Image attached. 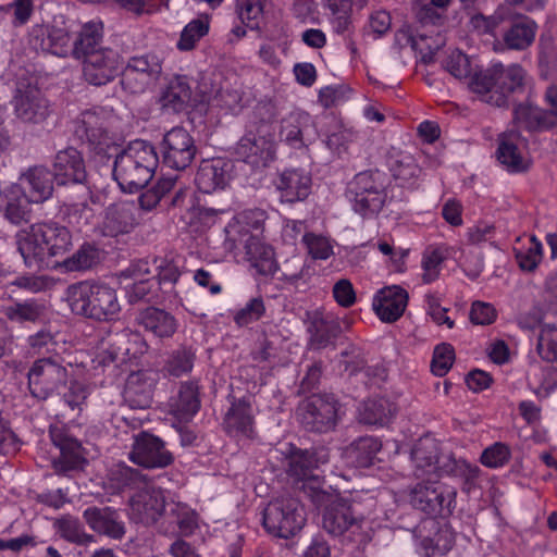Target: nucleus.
I'll return each instance as SVG.
<instances>
[{
	"mask_svg": "<svg viewBox=\"0 0 557 557\" xmlns=\"http://www.w3.org/2000/svg\"><path fill=\"white\" fill-rule=\"evenodd\" d=\"M413 475L420 479L409 493L410 505L428 515L441 513L444 509L450 510L456 493H445L437 479L442 474L463 476L466 483L473 482L480 469L463 459H456L450 453H440L435 440L421 438L411 451Z\"/></svg>",
	"mask_w": 557,
	"mask_h": 557,
	"instance_id": "nucleus-1",
	"label": "nucleus"
},
{
	"mask_svg": "<svg viewBox=\"0 0 557 557\" xmlns=\"http://www.w3.org/2000/svg\"><path fill=\"white\" fill-rule=\"evenodd\" d=\"M17 250L29 269H57L72 247L70 231L58 223H37L16 235Z\"/></svg>",
	"mask_w": 557,
	"mask_h": 557,
	"instance_id": "nucleus-2",
	"label": "nucleus"
},
{
	"mask_svg": "<svg viewBox=\"0 0 557 557\" xmlns=\"http://www.w3.org/2000/svg\"><path fill=\"white\" fill-rule=\"evenodd\" d=\"M309 491L312 502L324 507L322 527L330 535L357 546L370 542L371 529L366 519L355 511L349 499L333 496L321 487H309Z\"/></svg>",
	"mask_w": 557,
	"mask_h": 557,
	"instance_id": "nucleus-3",
	"label": "nucleus"
},
{
	"mask_svg": "<svg viewBox=\"0 0 557 557\" xmlns=\"http://www.w3.org/2000/svg\"><path fill=\"white\" fill-rule=\"evenodd\" d=\"M530 83L531 77L521 65L495 63L474 72L468 85L481 101L502 108L508 106L511 96L523 94Z\"/></svg>",
	"mask_w": 557,
	"mask_h": 557,
	"instance_id": "nucleus-4",
	"label": "nucleus"
},
{
	"mask_svg": "<svg viewBox=\"0 0 557 557\" xmlns=\"http://www.w3.org/2000/svg\"><path fill=\"white\" fill-rule=\"evenodd\" d=\"M64 299L74 314L99 322L113 321L121 311L116 290L106 283L87 280L70 284Z\"/></svg>",
	"mask_w": 557,
	"mask_h": 557,
	"instance_id": "nucleus-5",
	"label": "nucleus"
},
{
	"mask_svg": "<svg viewBox=\"0 0 557 557\" xmlns=\"http://www.w3.org/2000/svg\"><path fill=\"white\" fill-rule=\"evenodd\" d=\"M113 177L122 190L136 193L154 175L159 163L154 147L145 140H134L126 148L113 152Z\"/></svg>",
	"mask_w": 557,
	"mask_h": 557,
	"instance_id": "nucleus-6",
	"label": "nucleus"
},
{
	"mask_svg": "<svg viewBox=\"0 0 557 557\" xmlns=\"http://www.w3.org/2000/svg\"><path fill=\"white\" fill-rule=\"evenodd\" d=\"M109 117L103 108H95L82 112L73 121L75 138L101 160L111 158L119 150L109 132Z\"/></svg>",
	"mask_w": 557,
	"mask_h": 557,
	"instance_id": "nucleus-7",
	"label": "nucleus"
},
{
	"mask_svg": "<svg viewBox=\"0 0 557 557\" xmlns=\"http://www.w3.org/2000/svg\"><path fill=\"white\" fill-rule=\"evenodd\" d=\"M349 194L357 213L362 216L377 214L387 198L385 174L377 170L358 173L349 185Z\"/></svg>",
	"mask_w": 557,
	"mask_h": 557,
	"instance_id": "nucleus-8",
	"label": "nucleus"
},
{
	"mask_svg": "<svg viewBox=\"0 0 557 557\" xmlns=\"http://www.w3.org/2000/svg\"><path fill=\"white\" fill-rule=\"evenodd\" d=\"M305 510L293 497L271 500L263 510L262 524L265 531L276 537L289 539L305 524Z\"/></svg>",
	"mask_w": 557,
	"mask_h": 557,
	"instance_id": "nucleus-9",
	"label": "nucleus"
},
{
	"mask_svg": "<svg viewBox=\"0 0 557 557\" xmlns=\"http://www.w3.org/2000/svg\"><path fill=\"white\" fill-rule=\"evenodd\" d=\"M11 106L15 117L24 124H42L52 113L51 104L30 79L17 81Z\"/></svg>",
	"mask_w": 557,
	"mask_h": 557,
	"instance_id": "nucleus-10",
	"label": "nucleus"
},
{
	"mask_svg": "<svg viewBox=\"0 0 557 557\" xmlns=\"http://www.w3.org/2000/svg\"><path fill=\"white\" fill-rule=\"evenodd\" d=\"M69 379V371L57 358L44 357L33 362L27 373L29 393L39 400H46Z\"/></svg>",
	"mask_w": 557,
	"mask_h": 557,
	"instance_id": "nucleus-11",
	"label": "nucleus"
},
{
	"mask_svg": "<svg viewBox=\"0 0 557 557\" xmlns=\"http://www.w3.org/2000/svg\"><path fill=\"white\" fill-rule=\"evenodd\" d=\"M163 60L154 52L134 55L122 71L121 84L131 94H141L154 85L162 74Z\"/></svg>",
	"mask_w": 557,
	"mask_h": 557,
	"instance_id": "nucleus-12",
	"label": "nucleus"
},
{
	"mask_svg": "<svg viewBox=\"0 0 557 557\" xmlns=\"http://www.w3.org/2000/svg\"><path fill=\"white\" fill-rule=\"evenodd\" d=\"M297 414L305 430L325 433L336 424L337 401L330 395H313L301 401Z\"/></svg>",
	"mask_w": 557,
	"mask_h": 557,
	"instance_id": "nucleus-13",
	"label": "nucleus"
},
{
	"mask_svg": "<svg viewBox=\"0 0 557 557\" xmlns=\"http://www.w3.org/2000/svg\"><path fill=\"white\" fill-rule=\"evenodd\" d=\"M133 438L129 459L134 463L146 469H162L173 463L174 456L160 437L148 432H139Z\"/></svg>",
	"mask_w": 557,
	"mask_h": 557,
	"instance_id": "nucleus-14",
	"label": "nucleus"
},
{
	"mask_svg": "<svg viewBox=\"0 0 557 557\" xmlns=\"http://www.w3.org/2000/svg\"><path fill=\"white\" fill-rule=\"evenodd\" d=\"M163 163L173 170L188 168L197 153L194 138L183 127H173L163 136L160 145Z\"/></svg>",
	"mask_w": 557,
	"mask_h": 557,
	"instance_id": "nucleus-15",
	"label": "nucleus"
},
{
	"mask_svg": "<svg viewBox=\"0 0 557 557\" xmlns=\"http://www.w3.org/2000/svg\"><path fill=\"white\" fill-rule=\"evenodd\" d=\"M122 57L119 51L106 47L89 53L83 61V75L87 83L103 86L112 82L121 72Z\"/></svg>",
	"mask_w": 557,
	"mask_h": 557,
	"instance_id": "nucleus-16",
	"label": "nucleus"
},
{
	"mask_svg": "<svg viewBox=\"0 0 557 557\" xmlns=\"http://www.w3.org/2000/svg\"><path fill=\"white\" fill-rule=\"evenodd\" d=\"M350 327L348 318L314 311L308 321L309 346L314 350L324 349Z\"/></svg>",
	"mask_w": 557,
	"mask_h": 557,
	"instance_id": "nucleus-17",
	"label": "nucleus"
},
{
	"mask_svg": "<svg viewBox=\"0 0 557 557\" xmlns=\"http://www.w3.org/2000/svg\"><path fill=\"white\" fill-rule=\"evenodd\" d=\"M49 434L53 445L60 449V456L53 460L55 472L65 474L82 468L85 459L81 443L71 436L63 426H51Z\"/></svg>",
	"mask_w": 557,
	"mask_h": 557,
	"instance_id": "nucleus-18",
	"label": "nucleus"
},
{
	"mask_svg": "<svg viewBox=\"0 0 557 557\" xmlns=\"http://www.w3.org/2000/svg\"><path fill=\"white\" fill-rule=\"evenodd\" d=\"M235 153L253 168H264L275 157V145L265 135L248 132L237 143Z\"/></svg>",
	"mask_w": 557,
	"mask_h": 557,
	"instance_id": "nucleus-19",
	"label": "nucleus"
},
{
	"mask_svg": "<svg viewBox=\"0 0 557 557\" xmlns=\"http://www.w3.org/2000/svg\"><path fill=\"white\" fill-rule=\"evenodd\" d=\"M274 186L282 202L304 201L311 193L312 177L304 169H286L277 174Z\"/></svg>",
	"mask_w": 557,
	"mask_h": 557,
	"instance_id": "nucleus-20",
	"label": "nucleus"
},
{
	"mask_svg": "<svg viewBox=\"0 0 557 557\" xmlns=\"http://www.w3.org/2000/svg\"><path fill=\"white\" fill-rule=\"evenodd\" d=\"M165 496L160 488L145 487L131 498L132 518L152 525L165 512Z\"/></svg>",
	"mask_w": 557,
	"mask_h": 557,
	"instance_id": "nucleus-21",
	"label": "nucleus"
},
{
	"mask_svg": "<svg viewBox=\"0 0 557 557\" xmlns=\"http://www.w3.org/2000/svg\"><path fill=\"white\" fill-rule=\"evenodd\" d=\"M158 377V373L150 370H141L128 375L123 397L129 408L147 409L151 406Z\"/></svg>",
	"mask_w": 557,
	"mask_h": 557,
	"instance_id": "nucleus-22",
	"label": "nucleus"
},
{
	"mask_svg": "<svg viewBox=\"0 0 557 557\" xmlns=\"http://www.w3.org/2000/svg\"><path fill=\"white\" fill-rule=\"evenodd\" d=\"M136 207L133 202L122 201L113 203L106 209L102 222L99 224L101 235L117 237L129 234L138 224Z\"/></svg>",
	"mask_w": 557,
	"mask_h": 557,
	"instance_id": "nucleus-23",
	"label": "nucleus"
},
{
	"mask_svg": "<svg viewBox=\"0 0 557 557\" xmlns=\"http://www.w3.org/2000/svg\"><path fill=\"white\" fill-rule=\"evenodd\" d=\"M88 527L99 535L122 540L126 533L121 513L111 507H88L83 512Z\"/></svg>",
	"mask_w": 557,
	"mask_h": 557,
	"instance_id": "nucleus-24",
	"label": "nucleus"
},
{
	"mask_svg": "<svg viewBox=\"0 0 557 557\" xmlns=\"http://www.w3.org/2000/svg\"><path fill=\"white\" fill-rule=\"evenodd\" d=\"M232 170L233 163L223 158L203 160L196 173L195 183L205 194L223 189L231 180Z\"/></svg>",
	"mask_w": 557,
	"mask_h": 557,
	"instance_id": "nucleus-25",
	"label": "nucleus"
},
{
	"mask_svg": "<svg viewBox=\"0 0 557 557\" xmlns=\"http://www.w3.org/2000/svg\"><path fill=\"white\" fill-rule=\"evenodd\" d=\"M53 176L59 185L83 184L87 172L82 153L73 147L58 151L53 161Z\"/></svg>",
	"mask_w": 557,
	"mask_h": 557,
	"instance_id": "nucleus-26",
	"label": "nucleus"
},
{
	"mask_svg": "<svg viewBox=\"0 0 557 557\" xmlns=\"http://www.w3.org/2000/svg\"><path fill=\"white\" fill-rule=\"evenodd\" d=\"M407 304L408 293L400 286L392 285L375 294L372 307L381 321L393 323L404 314Z\"/></svg>",
	"mask_w": 557,
	"mask_h": 557,
	"instance_id": "nucleus-27",
	"label": "nucleus"
},
{
	"mask_svg": "<svg viewBox=\"0 0 557 557\" xmlns=\"http://www.w3.org/2000/svg\"><path fill=\"white\" fill-rule=\"evenodd\" d=\"M512 129L519 134L521 131L527 132H541L553 126L554 122L550 119V113L533 106L529 101L519 102L512 109Z\"/></svg>",
	"mask_w": 557,
	"mask_h": 557,
	"instance_id": "nucleus-28",
	"label": "nucleus"
},
{
	"mask_svg": "<svg viewBox=\"0 0 557 557\" xmlns=\"http://www.w3.org/2000/svg\"><path fill=\"white\" fill-rule=\"evenodd\" d=\"M29 202L32 201L20 185H11L0 193V211L12 224L28 222Z\"/></svg>",
	"mask_w": 557,
	"mask_h": 557,
	"instance_id": "nucleus-29",
	"label": "nucleus"
},
{
	"mask_svg": "<svg viewBox=\"0 0 557 557\" xmlns=\"http://www.w3.org/2000/svg\"><path fill=\"white\" fill-rule=\"evenodd\" d=\"M225 431L235 437H250L253 433V410L248 398L235 399L224 417Z\"/></svg>",
	"mask_w": 557,
	"mask_h": 557,
	"instance_id": "nucleus-30",
	"label": "nucleus"
},
{
	"mask_svg": "<svg viewBox=\"0 0 557 557\" xmlns=\"http://www.w3.org/2000/svg\"><path fill=\"white\" fill-rule=\"evenodd\" d=\"M53 173L45 166H34L22 174L23 190L32 202H44L53 193Z\"/></svg>",
	"mask_w": 557,
	"mask_h": 557,
	"instance_id": "nucleus-31",
	"label": "nucleus"
},
{
	"mask_svg": "<svg viewBox=\"0 0 557 557\" xmlns=\"http://www.w3.org/2000/svg\"><path fill=\"white\" fill-rule=\"evenodd\" d=\"M137 322L146 332L158 338H170L177 330L176 319L168 311L148 307L137 315Z\"/></svg>",
	"mask_w": 557,
	"mask_h": 557,
	"instance_id": "nucleus-32",
	"label": "nucleus"
},
{
	"mask_svg": "<svg viewBox=\"0 0 557 557\" xmlns=\"http://www.w3.org/2000/svg\"><path fill=\"white\" fill-rule=\"evenodd\" d=\"M327 461L326 454L321 451L298 450L294 453L288 461V473L299 480L309 481L304 485L305 492L310 496L309 487H317V479L312 476L311 470L320 463Z\"/></svg>",
	"mask_w": 557,
	"mask_h": 557,
	"instance_id": "nucleus-33",
	"label": "nucleus"
},
{
	"mask_svg": "<svg viewBox=\"0 0 557 557\" xmlns=\"http://www.w3.org/2000/svg\"><path fill=\"white\" fill-rule=\"evenodd\" d=\"M509 28L504 34V42L509 49L523 50L532 45L536 34V24L524 15H509Z\"/></svg>",
	"mask_w": 557,
	"mask_h": 557,
	"instance_id": "nucleus-34",
	"label": "nucleus"
},
{
	"mask_svg": "<svg viewBox=\"0 0 557 557\" xmlns=\"http://www.w3.org/2000/svg\"><path fill=\"white\" fill-rule=\"evenodd\" d=\"M519 137L516 132H505L498 138L497 160L512 173L529 169V161L521 154L517 145Z\"/></svg>",
	"mask_w": 557,
	"mask_h": 557,
	"instance_id": "nucleus-35",
	"label": "nucleus"
},
{
	"mask_svg": "<svg viewBox=\"0 0 557 557\" xmlns=\"http://www.w3.org/2000/svg\"><path fill=\"white\" fill-rule=\"evenodd\" d=\"M387 166L401 185H414L421 174L420 166L410 153L394 148L387 154Z\"/></svg>",
	"mask_w": 557,
	"mask_h": 557,
	"instance_id": "nucleus-36",
	"label": "nucleus"
},
{
	"mask_svg": "<svg viewBox=\"0 0 557 557\" xmlns=\"http://www.w3.org/2000/svg\"><path fill=\"white\" fill-rule=\"evenodd\" d=\"M200 408L199 387L196 382H184L178 393L170 400V409L181 420H188Z\"/></svg>",
	"mask_w": 557,
	"mask_h": 557,
	"instance_id": "nucleus-37",
	"label": "nucleus"
},
{
	"mask_svg": "<svg viewBox=\"0 0 557 557\" xmlns=\"http://www.w3.org/2000/svg\"><path fill=\"white\" fill-rule=\"evenodd\" d=\"M382 443L374 436H361L355 440L345 450L346 458L356 468H368L373 465Z\"/></svg>",
	"mask_w": 557,
	"mask_h": 557,
	"instance_id": "nucleus-38",
	"label": "nucleus"
},
{
	"mask_svg": "<svg viewBox=\"0 0 557 557\" xmlns=\"http://www.w3.org/2000/svg\"><path fill=\"white\" fill-rule=\"evenodd\" d=\"M46 311L45 302L38 299L15 301L2 310L3 315L10 322L18 324L40 322L45 318Z\"/></svg>",
	"mask_w": 557,
	"mask_h": 557,
	"instance_id": "nucleus-39",
	"label": "nucleus"
},
{
	"mask_svg": "<svg viewBox=\"0 0 557 557\" xmlns=\"http://www.w3.org/2000/svg\"><path fill=\"white\" fill-rule=\"evenodd\" d=\"M360 422L369 425H383L396 413L397 407L384 397L369 399L359 407Z\"/></svg>",
	"mask_w": 557,
	"mask_h": 557,
	"instance_id": "nucleus-40",
	"label": "nucleus"
},
{
	"mask_svg": "<svg viewBox=\"0 0 557 557\" xmlns=\"http://www.w3.org/2000/svg\"><path fill=\"white\" fill-rule=\"evenodd\" d=\"M525 240L524 243L522 238H517L513 246L515 258L522 271L532 272L542 260L543 246L534 235L527 237Z\"/></svg>",
	"mask_w": 557,
	"mask_h": 557,
	"instance_id": "nucleus-41",
	"label": "nucleus"
},
{
	"mask_svg": "<svg viewBox=\"0 0 557 557\" xmlns=\"http://www.w3.org/2000/svg\"><path fill=\"white\" fill-rule=\"evenodd\" d=\"M191 99V88L185 76L172 78L162 95L163 107L180 112L185 109Z\"/></svg>",
	"mask_w": 557,
	"mask_h": 557,
	"instance_id": "nucleus-42",
	"label": "nucleus"
},
{
	"mask_svg": "<svg viewBox=\"0 0 557 557\" xmlns=\"http://www.w3.org/2000/svg\"><path fill=\"white\" fill-rule=\"evenodd\" d=\"M102 41V26L97 23H87L83 26L77 38L74 41V53L79 58L86 59L91 52H98L104 47Z\"/></svg>",
	"mask_w": 557,
	"mask_h": 557,
	"instance_id": "nucleus-43",
	"label": "nucleus"
},
{
	"mask_svg": "<svg viewBox=\"0 0 557 557\" xmlns=\"http://www.w3.org/2000/svg\"><path fill=\"white\" fill-rule=\"evenodd\" d=\"M310 116L302 112H293L283 119L281 125V137L284 141L295 148L304 145L302 134L308 127Z\"/></svg>",
	"mask_w": 557,
	"mask_h": 557,
	"instance_id": "nucleus-44",
	"label": "nucleus"
},
{
	"mask_svg": "<svg viewBox=\"0 0 557 557\" xmlns=\"http://www.w3.org/2000/svg\"><path fill=\"white\" fill-rule=\"evenodd\" d=\"M196 359L191 347L182 346L173 350L163 367L165 375L180 377L191 372Z\"/></svg>",
	"mask_w": 557,
	"mask_h": 557,
	"instance_id": "nucleus-45",
	"label": "nucleus"
},
{
	"mask_svg": "<svg viewBox=\"0 0 557 557\" xmlns=\"http://www.w3.org/2000/svg\"><path fill=\"white\" fill-rule=\"evenodd\" d=\"M210 26L209 15L203 14L191 20L182 30L177 49L181 51H189L196 47V44L208 34Z\"/></svg>",
	"mask_w": 557,
	"mask_h": 557,
	"instance_id": "nucleus-46",
	"label": "nucleus"
},
{
	"mask_svg": "<svg viewBox=\"0 0 557 557\" xmlns=\"http://www.w3.org/2000/svg\"><path fill=\"white\" fill-rule=\"evenodd\" d=\"M100 261L99 250L90 244H84L71 257L65 258L60 262L59 268H64L65 271H85Z\"/></svg>",
	"mask_w": 557,
	"mask_h": 557,
	"instance_id": "nucleus-47",
	"label": "nucleus"
},
{
	"mask_svg": "<svg viewBox=\"0 0 557 557\" xmlns=\"http://www.w3.org/2000/svg\"><path fill=\"white\" fill-rule=\"evenodd\" d=\"M60 536L77 545L95 542V536L85 532L82 522L72 516H64L55 522Z\"/></svg>",
	"mask_w": 557,
	"mask_h": 557,
	"instance_id": "nucleus-48",
	"label": "nucleus"
},
{
	"mask_svg": "<svg viewBox=\"0 0 557 557\" xmlns=\"http://www.w3.org/2000/svg\"><path fill=\"white\" fill-rule=\"evenodd\" d=\"M277 274L278 280L297 285L300 281L306 282L310 276V268L301 256L294 255L278 265Z\"/></svg>",
	"mask_w": 557,
	"mask_h": 557,
	"instance_id": "nucleus-49",
	"label": "nucleus"
},
{
	"mask_svg": "<svg viewBox=\"0 0 557 557\" xmlns=\"http://www.w3.org/2000/svg\"><path fill=\"white\" fill-rule=\"evenodd\" d=\"M537 352L547 362L557 361V326L545 324L542 326L537 339Z\"/></svg>",
	"mask_w": 557,
	"mask_h": 557,
	"instance_id": "nucleus-50",
	"label": "nucleus"
},
{
	"mask_svg": "<svg viewBox=\"0 0 557 557\" xmlns=\"http://www.w3.org/2000/svg\"><path fill=\"white\" fill-rule=\"evenodd\" d=\"M265 312L261 297L251 298L243 308L235 311L233 319L238 326H246L258 321Z\"/></svg>",
	"mask_w": 557,
	"mask_h": 557,
	"instance_id": "nucleus-51",
	"label": "nucleus"
},
{
	"mask_svg": "<svg viewBox=\"0 0 557 557\" xmlns=\"http://www.w3.org/2000/svg\"><path fill=\"white\" fill-rule=\"evenodd\" d=\"M170 515L176 519L180 534L183 536L191 535L198 528L196 512L184 505L172 504L170 507Z\"/></svg>",
	"mask_w": 557,
	"mask_h": 557,
	"instance_id": "nucleus-52",
	"label": "nucleus"
},
{
	"mask_svg": "<svg viewBox=\"0 0 557 557\" xmlns=\"http://www.w3.org/2000/svg\"><path fill=\"white\" fill-rule=\"evenodd\" d=\"M455 360V350L450 344H440L435 347L431 370L436 376H444L451 368Z\"/></svg>",
	"mask_w": 557,
	"mask_h": 557,
	"instance_id": "nucleus-53",
	"label": "nucleus"
},
{
	"mask_svg": "<svg viewBox=\"0 0 557 557\" xmlns=\"http://www.w3.org/2000/svg\"><path fill=\"white\" fill-rule=\"evenodd\" d=\"M110 478L119 487H135L144 480V475L139 470L124 462H120L111 469Z\"/></svg>",
	"mask_w": 557,
	"mask_h": 557,
	"instance_id": "nucleus-54",
	"label": "nucleus"
},
{
	"mask_svg": "<svg viewBox=\"0 0 557 557\" xmlns=\"http://www.w3.org/2000/svg\"><path fill=\"white\" fill-rule=\"evenodd\" d=\"M511 457L508 445L497 442L486 447L481 455V462L487 468H499L506 465Z\"/></svg>",
	"mask_w": 557,
	"mask_h": 557,
	"instance_id": "nucleus-55",
	"label": "nucleus"
},
{
	"mask_svg": "<svg viewBox=\"0 0 557 557\" xmlns=\"http://www.w3.org/2000/svg\"><path fill=\"white\" fill-rule=\"evenodd\" d=\"M302 243L312 259L325 260L333 253L329 239L313 233L304 234Z\"/></svg>",
	"mask_w": 557,
	"mask_h": 557,
	"instance_id": "nucleus-56",
	"label": "nucleus"
},
{
	"mask_svg": "<svg viewBox=\"0 0 557 557\" xmlns=\"http://www.w3.org/2000/svg\"><path fill=\"white\" fill-rule=\"evenodd\" d=\"M445 259L446 253L442 248H434L425 252L422 260V268L424 270L423 281L425 283H431L437 278L441 264Z\"/></svg>",
	"mask_w": 557,
	"mask_h": 557,
	"instance_id": "nucleus-57",
	"label": "nucleus"
},
{
	"mask_svg": "<svg viewBox=\"0 0 557 557\" xmlns=\"http://www.w3.org/2000/svg\"><path fill=\"white\" fill-rule=\"evenodd\" d=\"M41 36H47L42 39L40 45L41 50L49 51L54 54L62 52L63 48L67 46L70 38L63 29L52 28L50 30L40 28L38 30Z\"/></svg>",
	"mask_w": 557,
	"mask_h": 557,
	"instance_id": "nucleus-58",
	"label": "nucleus"
},
{
	"mask_svg": "<svg viewBox=\"0 0 557 557\" xmlns=\"http://www.w3.org/2000/svg\"><path fill=\"white\" fill-rule=\"evenodd\" d=\"M351 89L346 85H334L322 88L319 101L324 108L336 107L349 98Z\"/></svg>",
	"mask_w": 557,
	"mask_h": 557,
	"instance_id": "nucleus-59",
	"label": "nucleus"
},
{
	"mask_svg": "<svg viewBox=\"0 0 557 557\" xmlns=\"http://www.w3.org/2000/svg\"><path fill=\"white\" fill-rule=\"evenodd\" d=\"M27 344L30 354L44 355L55 349L57 342L53 334L47 330H40L39 332L29 335Z\"/></svg>",
	"mask_w": 557,
	"mask_h": 557,
	"instance_id": "nucleus-60",
	"label": "nucleus"
},
{
	"mask_svg": "<svg viewBox=\"0 0 557 557\" xmlns=\"http://www.w3.org/2000/svg\"><path fill=\"white\" fill-rule=\"evenodd\" d=\"M445 69L456 78L462 79L468 78L471 74V64L468 57L460 52V51H454L451 52L446 61H445Z\"/></svg>",
	"mask_w": 557,
	"mask_h": 557,
	"instance_id": "nucleus-61",
	"label": "nucleus"
},
{
	"mask_svg": "<svg viewBox=\"0 0 557 557\" xmlns=\"http://www.w3.org/2000/svg\"><path fill=\"white\" fill-rule=\"evenodd\" d=\"M95 216V212L87 203H74L67 208L69 223L75 225L78 230L89 225Z\"/></svg>",
	"mask_w": 557,
	"mask_h": 557,
	"instance_id": "nucleus-62",
	"label": "nucleus"
},
{
	"mask_svg": "<svg viewBox=\"0 0 557 557\" xmlns=\"http://www.w3.org/2000/svg\"><path fill=\"white\" fill-rule=\"evenodd\" d=\"M11 285L30 293H39L50 287L51 278L45 275H23L12 281Z\"/></svg>",
	"mask_w": 557,
	"mask_h": 557,
	"instance_id": "nucleus-63",
	"label": "nucleus"
},
{
	"mask_svg": "<svg viewBox=\"0 0 557 557\" xmlns=\"http://www.w3.org/2000/svg\"><path fill=\"white\" fill-rule=\"evenodd\" d=\"M333 297L335 301L344 308H349L356 302V293L351 282L347 278H341L333 286Z\"/></svg>",
	"mask_w": 557,
	"mask_h": 557,
	"instance_id": "nucleus-64",
	"label": "nucleus"
}]
</instances>
